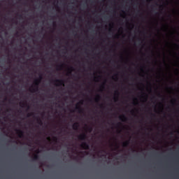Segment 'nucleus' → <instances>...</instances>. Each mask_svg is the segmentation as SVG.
I'll return each instance as SVG.
<instances>
[{"mask_svg": "<svg viewBox=\"0 0 179 179\" xmlns=\"http://www.w3.org/2000/svg\"><path fill=\"white\" fill-rule=\"evenodd\" d=\"M41 79H43V76H39V79H36L34 83V86L35 88L32 89L31 92H38V85H40V83L41 82Z\"/></svg>", "mask_w": 179, "mask_h": 179, "instance_id": "1", "label": "nucleus"}, {"mask_svg": "<svg viewBox=\"0 0 179 179\" xmlns=\"http://www.w3.org/2000/svg\"><path fill=\"white\" fill-rule=\"evenodd\" d=\"M80 104H83V101H81L76 104V110H77L80 114H83V108H82L80 106H79Z\"/></svg>", "mask_w": 179, "mask_h": 179, "instance_id": "2", "label": "nucleus"}, {"mask_svg": "<svg viewBox=\"0 0 179 179\" xmlns=\"http://www.w3.org/2000/svg\"><path fill=\"white\" fill-rule=\"evenodd\" d=\"M80 148H82L83 149H84L85 150H89V149H90V146L89 145V144L86 142H83L81 145H80Z\"/></svg>", "mask_w": 179, "mask_h": 179, "instance_id": "3", "label": "nucleus"}, {"mask_svg": "<svg viewBox=\"0 0 179 179\" xmlns=\"http://www.w3.org/2000/svg\"><path fill=\"white\" fill-rule=\"evenodd\" d=\"M55 82L57 83L56 86H65V83L63 80H55Z\"/></svg>", "mask_w": 179, "mask_h": 179, "instance_id": "4", "label": "nucleus"}, {"mask_svg": "<svg viewBox=\"0 0 179 179\" xmlns=\"http://www.w3.org/2000/svg\"><path fill=\"white\" fill-rule=\"evenodd\" d=\"M78 139L80 141H86V139H87V135L85 133L80 134V136H78Z\"/></svg>", "mask_w": 179, "mask_h": 179, "instance_id": "5", "label": "nucleus"}, {"mask_svg": "<svg viewBox=\"0 0 179 179\" xmlns=\"http://www.w3.org/2000/svg\"><path fill=\"white\" fill-rule=\"evenodd\" d=\"M119 120H120V121H122L123 122H125V121H128V117H127L125 115H122L119 117Z\"/></svg>", "mask_w": 179, "mask_h": 179, "instance_id": "6", "label": "nucleus"}, {"mask_svg": "<svg viewBox=\"0 0 179 179\" xmlns=\"http://www.w3.org/2000/svg\"><path fill=\"white\" fill-rule=\"evenodd\" d=\"M17 134L19 136V138H23V135L24 134V132L20 129H17Z\"/></svg>", "mask_w": 179, "mask_h": 179, "instance_id": "7", "label": "nucleus"}, {"mask_svg": "<svg viewBox=\"0 0 179 179\" xmlns=\"http://www.w3.org/2000/svg\"><path fill=\"white\" fill-rule=\"evenodd\" d=\"M73 129H74V131H78V129H79V123L78 122H75L73 124Z\"/></svg>", "mask_w": 179, "mask_h": 179, "instance_id": "8", "label": "nucleus"}, {"mask_svg": "<svg viewBox=\"0 0 179 179\" xmlns=\"http://www.w3.org/2000/svg\"><path fill=\"white\" fill-rule=\"evenodd\" d=\"M123 148H128L129 146V141H127L122 143Z\"/></svg>", "mask_w": 179, "mask_h": 179, "instance_id": "9", "label": "nucleus"}, {"mask_svg": "<svg viewBox=\"0 0 179 179\" xmlns=\"http://www.w3.org/2000/svg\"><path fill=\"white\" fill-rule=\"evenodd\" d=\"M39 159H40V157L38 156V155H35L32 158V160L34 162H37V160H39Z\"/></svg>", "mask_w": 179, "mask_h": 179, "instance_id": "10", "label": "nucleus"}, {"mask_svg": "<svg viewBox=\"0 0 179 179\" xmlns=\"http://www.w3.org/2000/svg\"><path fill=\"white\" fill-rule=\"evenodd\" d=\"M36 121H37V124H38V125H43V120H41V119L37 117L36 119Z\"/></svg>", "mask_w": 179, "mask_h": 179, "instance_id": "11", "label": "nucleus"}, {"mask_svg": "<svg viewBox=\"0 0 179 179\" xmlns=\"http://www.w3.org/2000/svg\"><path fill=\"white\" fill-rule=\"evenodd\" d=\"M64 68V64H60L57 66V71H61Z\"/></svg>", "mask_w": 179, "mask_h": 179, "instance_id": "12", "label": "nucleus"}, {"mask_svg": "<svg viewBox=\"0 0 179 179\" xmlns=\"http://www.w3.org/2000/svg\"><path fill=\"white\" fill-rule=\"evenodd\" d=\"M95 101L96 103H99V101H100V95L97 94L96 97L95 98Z\"/></svg>", "mask_w": 179, "mask_h": 179, "instance_id": "13", "label": "nucleus"}, {"mask_svg": "<svg viewBox=\"0 0 179 179\" xmlns=\"http://www.w3.org/2000/svg\"><path fill=\"white\" fill-rule=\"evenodd\" d=\"M33 115H34V113H28L27 114V117H33Z\"/></svg>", "mask_w": 179, "mask_h": 179, "instance_id": "14", "label": "nucleus"}, {"mask_svg": "<svg viewBox=\"0 0 179 179\" xmlns=\"http://www.w3.org/2000/svg\"><path fill=\"white\" fill-rule=\"evenodd\" d=\"M115 94L116 96H120V92H118V90H116V91L115 92Z\"/></svg>", "mask_w": 179, "mask_h": 179, "instance_id": "15", "label": "nucleus"}, {"mask_svg": "<svg viewBox=\"0 0 179 179\" xmlns=\"http://www.w3.org/2000/svg\"><path fill=\"white\" fill-rule=\"evenodd\" d=\"M176 101H177V100H176V99H173L172 101H171V103H172V104L174 106V104H176L175 103H176Z\"/></svg>", "mask_w": 179, "mask_h": 179, "instance_id": "16", "label": "nucleus"}, {"mask_svg": "<svg viewBox=\"0 0 179 179\" xmlns=\"http://www.w3.org/2000/svg\"><path fill=\"white\" fill-rule=\"evenodd\" d=\"M114 100H115V101H118V96H117V97H114Z\"/></svg>", "mask_w": 179, "mask_h": 179, "instance_id": "17", "label": "nucleus"}, {"mask_svg": "<svg viewBox=\"0 0 179 179\" xmlns=\"http://www.w3.org/2000/svg\"><path fill=\"white\" fill-rule=\"evenodd\" d=\"M104 86H106V83H104L101 86V87H102V89H104Z\"/></svg>", "mask_w": 179, "mask_h": 179, "instance_id": "18", "label": "nucleus"}, {"mask_svg": "<svg viewBox=\"0 0 179 179\" xmlns=\"http://www.w3.org/2000/svg\"><path fill=\"white\" fill-rule=\"evenodd\" d=\"M120 125H122V124L121 122H118V123L117 124V127H120Z\"/></svg>", "mask_w": 179, "mask_h": 179, "instance_id": "19", "label": "nucleus"}, {"mask_svg": "<svg viewBox=\"0 0 179 179\" xmlns=\"http://www.w3.org/2000/svg\"><path fill=\"white\" fill-rule=\"evenodd\" d=\"M88 131H89L90 132H92V127H89V128H88Z\"/></svg>", "mask_w": 179, "mask_h": 179, "instance_id": "20", "label": "nucleus"}, {"mask_svg": "<svg viewBox=\"0 0 179 179\" xmlns=\"http://www.w3.org/2000/svg\"><path fill=\"white\" fill-rule=\"evenodd\" d=\"M25 106L27 107V109L29 110V108H30V106H28L27 103L25 104Z\"/></svg>", "mask_w": 179, "mask_h": 179, "instance_id": "21", "label": "nucleus"}, {"mask_svg": "<svg viewBox=\"0 0 179 179\" xmlns=\"http://www.w3.org/2000/svg\"><path fill=\"white\" fill-rule=\"evenodd\" d=\"M53 139H54V141L56 142V141H57V137H54Z\"/></svg>", "mask_w": 179, "mask_h": 179, "instance_id": "22", "label": "nucleus"}, {"mask_svg": "<svg viewBox=\"0 0 179 179\" xmlns=\"http://www.w3.org/2000/svg\"><path fill=\"white\" fill-rule=\"evenodd\" d=\"M131 114H134V113H135V111H134V110H132L131 111Z\"/></svg>", "mask_w": 179, "mask_h": 179, "instance_id": "23", "label": "nucleus"}, {"mask_svg": "<svg viewBox=\"0 0 179 179\" xmlns=\"http://www.w3.org/2000/svg\"><path fill=\"white\" fill-rule=\"evenodd\" d=\"M158 96H159V97H163V96H162L160 94H158Z\"/></svg>", "mask_w": 179, "mask_h": 179, "instance_id": "24", "label": "nucleus"}, {"mask_svg": "<svg viewBox=\"0 0 179 179\" xmlns=\"http://www.w3.org/2000/svg\"><path fill=\"white\" fill-rule=\"evenodd\" d=\"M69 71H70L69 73H71L72 71H71V69H69Z\"/></svg>", "mask_w": 179, "mask_h": 179, "instance_id": "25", "label": "nucleus"}, {"mask_svg": "<svg viewBox=\"0 0 179 179\" xmlns=\"http://www.w3.org/2000/svg\"><path fill=\"white\" fill-rule=\"evenodd\" d=\"M101 108H103V104L100 105Z\"/></svg>", "mask_w": 179, "mask_h": 179, "instance_id": "26", "label": "nucleus"}, {"mask_svg": "<svg viewBox=\"0 0 179 179\" xmlns=\"http://www.w3.org/2000/svg\"><path fill=\"white\" fill-rule=\"evenodd\" d=\"M71 71H73V68L71 66L70 69Z\"/></svg>", "mask_w": 179, "mask_h": 179, "instance_id": "27", "label": "nucleus"}, {"mask_svg": "<svg viewBox=\"0 0 179 179\" xmlns=\"http://www.w3.org/2000/svg\"><path fill=\"white\" fill-rule=\"evenodd\" d=\"M116 148L118 149V148H120V146H118V145L116 144Z\"/></svg>", "mask_w": 179, "mask_h": 179, "instance_id": "28", "label": "nucleus"}, {"mask_svg": "<svg viewBox=\"0 0 179 179\" xmlns=\"http://www.w3.org/2000/svg\"><path fill=\"white\" fill-rule=\"evenodd\" d=\"M151 115H152V117H155V114L153 113H151Z\"/></svg>", "mask_w": 179, "mask_h": 179, "instance_id": "29", "label": "nucleus"}, {"mask_svg": "<svg viewBox=\"0 0 179 179\" xmlns=\"http://www.w3.org/2000/svg\"><path fill=\"white\" fill-rule=\"evenodd\" d=\"M48 141H50V140H51V138H50V137H48Z\"/></svg>", "mask_w": 179, "mask_h": 179, "instance_id": "30", "label": "nucleus"}, {"mask_svg": "<svg viewBox=\"0 0 179 179\" xmlns=\"http://www.w3.org/2000/svg\"><path fill=\"white\" fill-rule=\"evenodd\" d=\"M36 153H40V151L37 150V151H36Z\"/></svg>", "mask_w": 179, "mask_h": 179, "instance_id": "31", "label": "nucleus"}, {"mask_svg": "<svg viewBox=\"0 0 179 179\" xmlns=\"http://www.w3.org/2000/svg\"><path fill=\"white\" fill-rule=\"evenodd\" d=\"M131 150H133V152H135V150L132 149Z\"/></svg>", "mask_w": 179, "mask_h": 179, "instance_id": "32", "label": "nucleus"}, {"mask_svg": "<svg viewBox=\"0 0 179 179\" xmlns=\"http://www.w3.org/2000/svg\"><path fill=\"white\" fill-rule=\"evenodd\" d=\"M160 8H163V6H161Z\"/></svg>", "mask_w": 179, "mask_h": 179, "instance_id": "33", "label": "nucleus"}, {"mask_svg": "<svg viewBox=\"0 0 179 179\" xmlns=\"http://www.w3.org/2000/svg\"><path fill=\"white\" fill-rule=\"evenodd\" d=\"M20 17H22V15H20Z\"/></svg>", "mask_w": 179, "mask_h": 179, "instance_id": "34", "label": "nucleus"}, {"mask_svg": "<svg viewBox=\"0 0 179 179\" xmlns=\"http://www.w3.org/2000/svg\"><path fill=\"white\" fill-rule=\"evenodd\" d=\"M53 26H55V23L53 24Z\"/></svg>", "mask_w": 179, "mask_h": 179, "instance_id": "35", "label": "nucleus"}, {"mask_svg": "<svg viewBox=\"0 0 179 179\" xmlns=\"http://www.w3.org/2000/svg\"><path fill=\"white\" fill-rule=\"evenodd\" d=\"M171 135H173V132L171 133Z\"/></svg>", "mask_w": 179, "mask_h": 179, "instance_id": "36", "label": "nucleus"}, {"mask_svg": "<svg viewBox=\"0 0 179 179\" xmlns=\"http://www.w3.org/2000/svg\"><path fill=\"white\" fill-rule=\"evenodd\" d=\"M170 89H171V90H172V89H173V87H170Z\"/></svg>", "mask_w": 179, "mask_h": 179, "instance_id": "37", "label": "nucleus"}, {"mask_svg": "<svg viewBox=\"0 0 179 179\" xmlns=\"http://www.w3.org/2000/svg\"><path fill=\"white\" fill-rule=\"evenodd\" d=\"M22 105H23V106H24L25 104H24V103H23Z\"/></svg>", "mask_w": 179, "mask_h": 179, "instance_id": "38", "label": "nucleus"}, {"mask_svg": "<svg viewBox=\"0 0 179 179\" xmlns=\"http://www.w3.org/2000/svg\"><path fill=\"white\" fill-rule=\"evenodd\" d=\"M84 153H87V152H85Z\"/></svg>", "mask_w": 179, "mask_h": 179, "instance_id": "39", "label": "nucleus"}, {"mask_svg": "<svg viewBox=\"0 0 179 179\" xmlns=\"http://www.w3.org/2000/svg\"><path fill=\"white\" fill-rule=\"evenodd\" d=\"M156 5L157 6V5H159V4L156 3Z\"/></svg>", "mask_w": 179, "mask_h": 179, "instance_id": "40", "label": "nucleus"}, {"mask_svg": "<svg viewBox=\"0 0 179 179\" xmlns=\"http://www.w3.org/2000/svg\"><path fill=\"white\" fill-rule=\"evenodd\" d=\"M134 104L135 105V102H134Z\"/></svg>", "mask_w": 179, "mask_h": 179, "instance_id": "41", "label": "nucleus"}, {"mask_svg": "<svg viewBox=\"0 0 179 179\" xmlns=\"http://www.w3.org/2000/svg\"><path fill=\"white\" fill-rule=\"evenodd\" d=\"M5 100H6V98L5 99Z\"/></svg>", "mask_w": 179, "mask_h": 179, "instance_id": "42", "label": "nucleus"}]
</instances>
